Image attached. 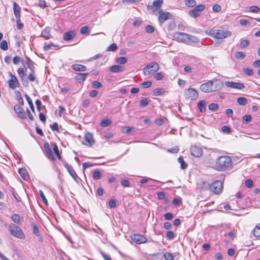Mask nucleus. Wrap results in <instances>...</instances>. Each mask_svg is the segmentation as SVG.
<instances>
[{
    "instance_id": "nucleus-1",
    "label": "nucleus",
    "mask_w": 260,
    "mask_h": 260,
    "mask_svg": "<svg viewBox=\"0 0 260 260\" xmlns=\"http://www.w3.org/2000/svg\"><path fill=\"white\" fill-rule=\"evenodd\" d=\"M231 158L228 156H220L216 161L213 168L218 171H225L232 166Z\"/></svg>"
},
{
    "instance_id": "nucleus-2",
    "label": "nucleus",
    "mask_w": 260,
    "mask_h": 260,
    "mask_svg": "<svg viewBox=\"0 0 260 260\" xmlns=\"http://www.w3.org/2000/svg\"><path fill=\"white\" fill-rule=\"evenodd\" d=\"M206 35L217 39H222L230 37L232 36V32L230 30L217 29L211 28L205 30Z\"/></svg>"
},
{
    "instance_id": "nucleus-3",
    "label": "nucleus",
    "mask_w": 260,
    "mask_h": 260,
    "mask_svg": "<svg viewBox=\"0 0 260 260\" xmlns=\"http://www.w3.org/2000/svg\"><path fill=\"white\" fill-rule=\"evenodd\" d=\"M159 69L158 63L156 62H151L147 64L143 69V74L144 75H150L154 74Z\"/></svg>"
},
{
    "instance_id": "nucleus-4",
    "label": "nucleus",
    "mask_w": 260,
    "mask_h": 260,
    "mask_svg": "<svg viewBox=\"0 0 260 260\" xmlns=\"http://www.w3.org/2000/svg\"><path fill=\"white\" fill-rule=\"evenodd\" d=\"M9 231L10 234L14 237L19 239H24L25 238L24 234L22 230L15 224H10Z\"/></svg>"
},
{
    "instance_id": "nucleus-5",
    "label": "nucleus",
    "mask_w": 260,
    "mask_h": 260,
    "mask_svg": "<svg viewBox=\"0 0 260 260\" xmlns=\"http://www.w3.org/2000/svg\"><path fill=\"white\" fill-rule=\"evenodd\" d=\"M222 184L220 181L216 180L209 185V189L212 192L218 194L222 190Z\"/></svg>"
},
{
    "instance_id": "nucleus-6",
    "label": "nucleus",
    "mask_w": 260,
    "mask_h": 260,
    "mask_svg": "<svg viewBox=\"0 0 260 260\" xmlns=\"http://www.w3.org/2000/svg\"><path fill=\"white\" fill-rule=\"evenodd\" d=\"M205 9V5H199L196 6L194 9L190 10L188 12V14L193 18H197L201 15V12L204 11Z\"/></svg>"
},
{
    "instance_id": "nucleus-7",
    "label": "nucleus",
    "mask_w": 260,
    "mask_h": 260,
    "mask_svg": "<svg viewBox=\"0 0 260 260\" xmlns=\"http://www.w3.org/2000/svg\"><path fill=\"white\" fill-rule=\"evenodd\" d=\"M184 95L186 99H190L191 100H196L198 98V92L193 88H189L184 90Z\"/></svg>"
},
{
    "instance_id": "nucleus-8",
    "label": "nucleus",
    "mask_w": 260,
    "mask_h": 260,
    "mask_svg": "<svg viewBox=\"0 0 260 260\" xmlns=\"http://www.w3.org/2000/svg\"><path fill=\"white\" fill-rule=\"evenodd\" d=\"M131 237L134 242L138 244L145 243L147 242V239L142 235L134 234Z\"/></svg>"
},
{
    "instance_id": "nucleus-9",
    "label": "nucleus",
    "mask_w": 260,
    "mask_h": 260,
    "mask_svg": "<svg viewBox=\"0 0 260 260\" xmlns=\"http://www.w3.org/2000/svg\"><path fill=\"white\" fill-rule=\"evenodd\" d=\"M9 75L10 79L8 81L9 87L12 89H15L16 87L19 86L20 84L15 75L11 73H9Z\"/></svg>"
},
{
    "instance_id": "nucleus-10",
    "label": "nucleus",
    "mask_w": 260,
    "mask_h": 260,
    "mask_svg": "<svg viewBox=\"0 0 260 260\" xmlns=\"http://www.w3.org/2000/svg\"><path fill=\"white\" fill-rule=\"evenodd\" d=\"M211 81V85L213 92L220 90L223 86V83L219 79L214 78Z\"/></svg>"
},
{
    "instance_id": "nucleus-11",
    "label": "nucleus",
    "mask_w": 260,
    "mask_h": 260,
    "mask_svg": "<svg viewBox=\"0 0 260 260\" xmlns=\"http://www.w3.org/2000/svg\"><path fill=\"white\" fill-rule=\"evenodd\" d=\"M173 37L174 39L176 40L179 42H186L187 34L181 32H175L173 33Z\"/></svg>"
},
{
    "instance_id": "nucleus-12",
    "label": "nucleus",
    "mask_w": 260,
    "mask_h": 260,
    "mask_svg": "<svg viewBox=\"0 0 260 260\" xmlns=\"http://www.w3.org/2000/svg\"><path fill=\"white\" fill-rule=\"evenodd\" d=\"M224 84L226 87L237 89H242L245 87L244 84L234 81H227L224 82Z\"/></svg>"
},
{
    "instance_id": "nucleus-13",
    "label": "nucleus",
    "mask_w": 260,
    "mask_h": 260,
    "mask_svg": "<svg viewBox=\"0 0 260 260\" xmlns=\"http://www.w3.org/2000/svg\"><path fill=\"white\" fill-rule=\"evenodd\" d=\"M44 147L45 149L44 153L46 157H47L50 160H53L54 159V157L49 144L48 142L45 143Z\"/></svg>"
},
{
    "instance_id": "nucleus-14",
    "label": "nucleus",
    "mask_w": 260,
    "mask_h": 260,
    "mask_svg": "<svg viewBox=\"0 0 260 260\" xmlns=\"http://www.w3.org/2000/svg\"><path fill=\"white\" fill-rule=\"evenodd\" d=\"M190 150L191 154L197 157L201 156L203 153L202 149L196 145L191 146Z\"/></svg>"
},
{
    "instance_id": "nucleus-15",
    "label": "nucleus",
    "mask_w": 260,
    "mask_h": 260,
    "mask_svg": "<svg viewBox=\"0 0 260 260\" xmlns=\"http://www.w3.org/2000/svg\"><path fill=\"white\" fill-rule=\"evenodd\" d=\"M211 84V81L209 80L206 83L202 84L200 85V89L202 92L205 93L212 92L213 91Z\"/></svg>"
},
{
    "instance_id": "nucleus-16",
    "label": "nucleus",
    "mask_w": 260,
    "mask_h": 260,
    "mask_svg": "<svg viewBox=\"0 0 260 260\" xmlns=\"http://www.w3.org/2000/svg\"><path fill=\"white\" fill-rule=\"evenodd\" d=\"M84 140L83 144L88 147H91L92 144L94 143V141L93 138V136L91 134L87 133H86L84 137Z\"/></svg>"
},
{
    "instance_id": "nucleus-17",
    "label": "nucleus",
    "mask_w": 260,
    "mask_h": 260,
    "mask_svg": "<svg viewBox=\"0 0 260 260\" xmlns=\"http://www.w3.org/2000/svg\"><path fill=\"white\" fill-rule=\"evenodd\" d=\"M64 166V167L67 169L68 172L69 173L70 175L73 177L74 180L76 182H78V180L79 179V178L77 176L76 173L74 170L72 166L68 164H66Z\"/></svg>"
},
{
    "instance_id": "nucleus-18",
    "label": "nucleus",
    "mask_w": 260,
    "mask_h": 260,
    "mask_svg": "<svg viewBox=\"0 0 260 260\" xmlns=\"http://www.w3.org/2000/svg\"><path fill=\"white\" fill-rule=\"evenodd\" d=\"M153 257L155 258H162L164 257L165 260H173L174 258L173 255L169 252H166L164 254L161 253L154 254Z\"/></svg>"
},
{
    "instance_id": "nucleus-19",
    "label": "nucleus",
    "mask_w": 260,
    "mask_h": 260,
    "mask_svg": "<svg viewBox=\"0 0 260 260\" xmlns=\"http://www.w3.org/2000/svg\"><path fill=\"white\" fill-rule=\"evenodd\" d=\"M14 111L17 113L18 117L20 118L25 119L26 116L24 113L23 109L18 105H15L14 106Z\"/></svg>"
},
{
    "instance_id": "nucleus-20",
    "label": "nucleus",
    "mask_w": 260,
    "mask_h": 260,
    "mask_svg": "<svg viewBox=\"0 0 260 260\" xmlns=\"http://www.w3.org/2000/svg\"><path fill=\"white\" fill-rule=\"evenodd\" d=\"M159 17L158 20L160 23H163L169 18L170 13L168 12H162V10L158 11Z\"/></svg>"
},
{
    "instance_id": "nucleus-21",
    "label": "nucleus",
    "mask_w": 260,
    "mask_h": 260,
    "mask_svg": "<svg viewBox=\"0 0 260 260\" xmlns=\"http://www.w3.org/2000/svg\"><path fill=\"white\" fill-rule=\"evenodd\" d=\"M75 36V32L74 30H70L64 33L63 38L64 40L68 41L74 39Z\"/></svg>"
},
{
    "instance_id": "nucleus-22",
    "label": "nucleus",
    "mask_w": 260,
    "mask_h": 260,
    "mask_svg": "<svg viewBox=\"0 0 260 260\" xmlns=\"http://www.w3.org/2000/svg\"><path fill=\"white\" fill-rule=\"evenodd\" d=\"M109 70L111 72L116 73L123 72L124 70V67L122 66L115 65L110 67Z\"/></svg>"
},
{
    "instance_id": "nucleus-23",
    "label": "nucleus",
    "mask_w": 260,
    "mask_h": 260,
    "mask_svg": "<svg viewBox=\"0 0 260 260\" xmlns=\"http://www.w3.org/2000/svg\"><path fill=\"white\" fill-rule=\"evenodd\" d=\"M17 73L20 78H21V81L23 85L27 86L28 85V82L26 79L24 78V76L25 75L24 69L23 68H19L17 70Z\"/></svg>"
},
{
    "instance_id": "nucleus-24",
    "label": "nucleus",
    "mask_w": 260,
    "mask_h": 260,
    "mask_svg": "<svg viewBox=\"0 0 260 260\" xmlns=\"http://www.w3.org/2000/svg\"><path fill=\"white\" fill-rule=\"evenodd\" d=\"M163 3V0L154 1L152 4L153 12H155L160 10V7Z\"/></svg>"
},
{
    "instance_id": "nucleus-25",
    "label": "nucleus",
    "mask_w": 260,
    "mask_h": 260,
    "mask_svg": "<svg viewBox=\"0 0 260 260\" xmlns=\"http://www.w3.org/2000/svg\"><path fill=\"white\" fill-rule=\"evenodd\" d=\"M13 9L16 18H18V17H20L21 8L16 2L13 3Z\"/></svg>"
},
{
    "instance_id": "nucleus-26",
    "label": "nucleus",
    "mask_w": 260,
    "mask_h": 260,
    "mask_svg": "<svg viewBox=\"0 0 260 260\" xmlns=\"http://www.w3.org/2000/svg\"><path fill=\"white\" fill-rule=\"evenodd\" d=\"M72 68L74 71H78V72H84V71H86V69H87L86 66L82 65V64H73L72 66Z\"/></svg>"
},
{
    "instance_id": "nucleus-27",
    "label": "nucleus",
    "mask_w": 260,
    "mask_h": 260,
    "mask_svg": "<svg viewBox=\"0 0 260 260\" xmlns=\"http://www.w3.org/2000/svg\"><path fill=\"white\" fill-rule=\"evenodd\" d=\"M88 73H80L76 76V79L79 83L83 82L86 78Z\"/></svg>"
},
{
    "instance_id": "nucleus-28",
    "label": "nucleus",
    "mask_w": 260,
    "mask_h": 260,
    "mask_svg": "<svg viewBox=\"0 0 260 260\" xmlns=\"http://www.w3.org/2000/svg\"><path fill=\"white\" fill-rule=\"evenodd\" d=\"M206 101L201 100L198 103V107L201 112H204L206 111Z\"/></svg>"
},
{
    "instance_id": "nucleus-29",
    "label": "nucleus",
    "mask_w": 260,
    "mask_h": 260,
    "mask_svg": "<svg viewBox=\"0 0 260 260\" xmlns=\"http://www.w3.org/2000/svg\"><path fill=\"white\" fill-rule=\"evenodd\" d=\"M19 173L20 174L21 177L24 180H27L28 178V174L27 171L24 168H20L19 170Z\"/></svg>"
},
{
    "instance_id": "nucleus-30",
    "label": "nucleus",
    "mask_w": 260,
    "mask_h": 260,
    "mask_svg": "<svg viewBox=\"0 0 260 260\" xmlns=\"http://www.w3.org/2000/svg\"><path fill=\"white\" fill-rule=\"evenodd\" d=\"M27 67L31 71H34L35 63L29 58L26 57V61H25Z\"/></svg>"
},
{
    "instance_id": "nucleus-31",
    "label": "nucleus",
    "mask_w": 260,
    "mask_h": 260,
    "mask_svg": "<svg viewBox=\"0 0 260 260\" xmlns=\"http://www.w3.org/2000/svg\"><path fill=\"white\" fill-rule=\"evenodd\" d=\"M11 219L13 222L16 223V224H19L20 223V217L18 214H13L11 215Z\"/></svg>"
},
{
    "instance_id": "nucleus-32",
    "label": "nucleus",
    "mask_w": 260,
    "mask_h": 260,
    "mask_svg": "<svg viewBox=\"0 0 260 260\" xmlns=\"http://www.w3.org/2000/svg\"><path fill=\"white\" fill-rule=\"evenodd\" d=\"M187 37H186L187 41H189L192 43H194L200 42V39L195 36H193L192 35H189L187 34Z\"/></svg>"
},
{
    "instance_id": "nucleus-33",
    "label": "nucleus",
    "mask_w": 260,
    "mask_h": 260,
    "mask_svg": "<svg viewBox=\"0 0 260 260\" xmlns=\"http://www.w3.org/2000/svg\"><path fill=\"white\" fill-rule=\"evenodd\" d=\"M41 36L45 38L46 39H48L50 38V29L46 28L44 29L41 34Z\"/></svg>"
},
{
    "instance_id": "nucleus-34",
    "label": "nucleus",
    "mask_w": 260,
    "mask_h": 260,
    "mask_svg": "<svg viewBox=\"0 0 260 260\" xmlns=\"http://www.w3.org/2000/svg\"><path fill=\"white\" fill-rule=\"evenodd\" d=\"M245 57L246 54L243 52L238 51L235 54V57L238 59H243Z\"/></svg>"
},
{
    "instance_id": "nucleus-35",
    "label": "nucleus",
    "mask_w": 260,
    "mask_h": 260,
    "mask_svg": "<svg viewBox=\"0 0 260 260\" xmlns=\"http://www.w3.org/2000/svg\"><path fill=\"white\" fill-rule=\"evenodd\" d=\"M250 44V42L248 40H241L239 44V47L241 49H243L248 46Z\"/></svg>"
},
{
    "instance_id": "nucleus-36",
    "label": "nucleus",
    "mask_w": 260,
    "mask_h": 260,
    "mask_svg": "<svg viewBox=\"0 0 260 260\" xmlns=\"http://www.w3.org/2000/svg\"><path fill=\"white\" fill-rule=\"evenodd\" d=\"M25 98L26 100V101L28 102V104L31 109V110L34 112H35V109L34 106L32 103V102L31 101V98L29 97V96L26 94H25Z\"/></svg>"
},
{
    "instance_id": "nucleus-37",
    "label": "nucleus",
    "mask_w": 260,
    "mask_h": 260,
    "mask_svg": "<svg viewBox=\"0 0 260 260\" xmlns=\"http://www.w3.org/2000/svg\"><path fill=\"white\" fill-rule=\"evenodd\" d=\"M102 177V174L100 172V171L96 169L93 172V178L95 180H99L101 179Z\"/></svg>"
},
{
    "instance_id": "nucleus-38",
    "label": "nucleus",
    "mask_w": 260,
    "mask_h": 260,
    "mask_svg": "<svg viewBox=\"0 0 260 260\" xmlns=\"http://www.w3.org/2000/svg\"><path fill=\"white\" fill-rule=\"evenodd\" d=\"M178 161L181 165V168L183 170L185 169L187 167V164L184 161L182 157L178 158Z\"/></svg>"
},
{
    "instance_id": "nucleus-39",
    "label": "nucleus",
    "mask_w": 260,
    "mask_h": 260,
    "mask_svg": "<svg viewBox=\"0 0 260 260\" xmlns=\"http://www.w3.org/2000/svg\"><path fill=\"white\" fill-rule=\"evenodd\" d=\"M253 234L256 237H260V223L257 224L254 229Z\"/></svg>"
},
{
    "instance_id": "nucleus-40",
    "label": "nucleus",
    "mask_w": 260,
    "mask_h": 260,
    "mask_svg": "<svg viewBox=\"0 0 260 260\" xmlns=\"http://www.w3.org/2000/svg\"><path fill=\"white\" fill-rule=\"evenodd\" d=\"M53 151L54 152V153L58 158V159L61 160V156L59 153V150L58 146L56 143L54 144V147H53Z\"/></svg>"
},
{
    "instance_id": "nucleus-41",
    "label": "nucleus",
    "mask_w": 260,
    "mask_h": 260,
    "mask_svg": "<svg viewBox=\"0 0 260 260\" xmlns=\"http://www.w3.org/2000/svg\"><path fill=\"white\" fill-rule=\"evenodd\" d=\"M111 121L108 119H104L101 122V126L102 127H107L110 125Z\"/></svg>"
},
{
    "instance_id": "nucleus-42",
    "label": "nucleus",
    "mask_w": 260,
    "mask_h": 260,
    "mask_svg": "<svg viewBox=\"0 0 260 260\" xmlns=\"http://www.w3.org/2000/svg\"><path fill=\"white\" fill-rule=\"evenodd\" d=\"M116 61L118 63L123 64L127 62V59L125 57H120L116 58Z\"/></svg>"
},
{
    "instance_id": "nucleus-43",
    "label": "nucleus",
    "mask_w": 260,
    "mask_h": 260,
    "mask_svg": "<svg viewBox=\"0 0 260 260\" xmlns=\"http://www.w3.org/2000/svg\"><path fill=\"white\" fill-rule=\"evenodd\" d=\"M237 103L240 105H245L247 103V100L244 97H240L237 99Z\"/></svg>"
},
{
    "instance_id": "nucleus-44",
    "label": "nucleus",
    "mask_w": 260,
    "mask_h": 260,
    "mask_svg": "<svg viewBox=\"0 0 260 260\" xmlns=\"http://www.w3.org/2000/svg\"><path fill=\"white\" fill-rule=\"evenodd\" d=\"M16 94L19 104L20 105L23 106L24 105V101L21 95L20 92L18 91L16 92Z\"/></svg>"
},
{
    "instance_id": "nucleus-45",
    "label": "nucleus",
    "mask_w": 260,
    "mask_h": 260,
    "mask_svg": "<svg viewBox=\"0 0 260 260\" xmlns=\"http://www.w3.org/2000/svg\"><path fill=\"white\" fill-rule=\"evenodd\" d=\"M1 48L4 50H7L8 49V43L6 40H3L0 44Z\"/></svg>"
},
{
    "instance_id": "nucleus-46",
    "label": "nucleus",
    "mask_w": 260,
    "mask_h": 260,
    "mask_svg": "<svg viewBox=\"0 0 260 260\" xmlns=\"http://www.w3.org/2000/svg\"><path fill=\"white\" fill-rule=\"evenodd\" d=\"M149 100L147 98H144L140 101L139 106L141 107L146 106L149 104Z\"/></svg>"
},
{
    "instance_id": "nucleus-47",
    "label": "nucleus",
    "mask_w": 260,
    "mask_h": 260,
    "mask_svg": "<svg viewBox=\"0 0 260 260\" xmlns=\"http://www.w3.org/2000/svg\"><path fill=\"white\" fill-rule=\"evenodd\" d=\"M185 5L189 7H193L196 6V2L195 0H186Z\"/></svg>"
},
{
    "instance_id": "nucleus-48",
    "label": "nucleus",
    "mask_w": 260,
    "mask_h": 260,
    "mask_svg": "<svg viewBox=\"0 0 260 260\" xmlns=\"http://www.w3.org/2000/svg\"><path fill=\"white\" fill-rule=\"evenodd\" d=\"M252 117L250 115H245L243 117V123L246 124L251 121Z\"/></svg>"
},
{
    "instance_id": "nucleus-49",
    "label": "nucleus",
    "mask_w": 260,
    "mask_h": 260,
    "mask_svg": "<svg viewBox=\"0 0 260 260\" xmlns=\"http://www.w3.org/2000/svg\"><path fill=\"white\" fill-rule=\"evenodd\" d=\"M208 108L209 110L215 111L218 109L219 106L216 103H211L209 105Z\"/></svg>"
},
{
    "instance_id": "nucleus-50",
    "label": "nucleus",
    "mask_w": 260,
    "mask_h": 260,
    "mask_svg": "<svg viewBox=\"0 0 260 260\" xmlns=\"http://www.w3.org/2000/svg\"><path fill=\"white\" fill-rule=\"evenodd\" d=\"M121 184L124 187H129L131 186L130 182L127 180L125 179H121Z\"/></svg>"
},
{
    "instance_id": "nucleus-51",
    "label": "nucleus",
    "mask_w": 260,
    "mask_h": 260,
    "mask_svg": "<svg viewBox=\"0 0 260 260\" xmlns=\"http://www.w3.org/2000/svg\"><path fill=\"white\" fill-rule=\"evenodd\" d=\"M92 87L93 88L97 89L102 87V84L98 81H94L92 83Z\"/></svg>"
},
{
    "instance_id": "nucleus-52",
    "label": "nucleus",
    "mask_w": 260,
    "mask_h": 260,
    "mask_svg": "<svg viewBox=\"0 0 260 260\" xmlns=\"http://www.w3.org/2000/svg\"><path fill=\"white\" fill-rule=\"evenodd\" d=\"M89 29L88 26H84L81 27L80 29V33L82 35L88 34Z\"/></svg>"
},
{
    "instance_id": "nucleus-53",
    "label": "nucleus",
    "mask_w": 260,
    "mask_h": 260,
    "mask_svg": "<svg viewBox=\"0 0 260 260\" xmlns=\"http://www.w3.org/2000/svg\"><path fill=\"white\" fill-rule=\"evenodd\" d=\"M243 72L244 74L248 76H251L253 74L252 69L250 68H244L243 69Z\"/></svg>"
},
{
    "instance_id": "nucleus-54",
    "label": "nucleus",
    "mask_w": 260,
    "mask_h": 260,
    "mask_svg": "<svg viewBox=\"0 0 260 260\" xmlns=\"http://www.w3.org/2000/svg\"><path fill=\"white\" fill-rule=\"evenodd\" d=\"M259 10V8L256 6H252L249 7V11L252 13H258Z\"/></svg>"
},
{
    "instance_id": "nucleus-55",
    "label": "nucleus",
    "mask_w": 260,
    "mask_h": 260,
    "mask_svg": "<svg viewBox=\"0 0 260 260\" xmlns=\"http://www.w3.org/2000/svg\"><path fill=\"white\" fill-rule=\"evenodd\" d=\"M117 48V45L115 43L111 44L107 48L108 51H115Z\"/></svg>"
},
{
    "instance_id": "nucleus-56",
    "label": "nucleus",
    "mask_w": 260,
    "mask_h": 260,
    "mask_svg": "<svg viewBox=\"0 0 260 260\" xmlns=\"http://www.w3.org/2000/svg\"><path fill=\"white\" fill-rule=\"evenodd\" d=\"M239 23L241 25L246 26L250 24V21L247 19H240Z\"/></svg>"
},
{
    "instance_id": "nucleus-57",
    "label": "nucleus",
    "mask_w": 260,
    "mask_h": 260,
    "mask_svg": "<svg viewBox=\"0 0 260 260\" xmlns=\"http://www.w3.org/2000/svg\"><path fill=\"white\" fill-rule=\"evenodd\" d=\"M39 194L40 196V197H41L42 200H43V203L45 204V205H47V200L46 199L43 192L42 190H39Z\"/></svg>"
},
{
    "instance_id": "nucleus-58",
    "label": "nucleus",
    "mask_w": 260,
    "mask_h": 260,
    "mask_svg": "<svg viewBox=\"0 0 260 260\" xmlns=\"http://www.w3.org/2000/svg\"><path fill=\"white\" fill-rule=\"evenodd\" d=\"M221 131L224 133L229 134L231 132L232 129L228 126H223L221 127Z\"/></svg>"
},
{
    "instance_id": "nucleus-59",
    "label": "nucleus",
    "mask_w": 260,
    "mask_h": 260,
    "mask_svg": "<svg viewBox=\"0 0 260 260\" xmlns=\"http://www.w3.org/2000/svg\"><path fill=\"white\" fill-rule=\"evenodd\" d=\"M163 89L161 88H156L153 91V94L155 96H158L162 94Z\"/></svg>"
},
{
    "instance_id": "nucleus-60",
    "label": "nucleus",
    "mask_w": 260,
    "mask_h": 260,
    "mask_svg": "<svg viewBox=\"0 0 260 260\" xmlns=\"http://www.w3.org/2000/svg\"><path fill=\"white\" fill-rule=\"evenodd\" d=\"M145 30L148 33H152L154 31V28L152 25H147L145 27Z\"/></svg>"
},
{
    "instance_id": "nucleus-61",
    "label": "nucleus",
    "mask_w": 260,
    "mask_h": 260,
    "mask_svg": "<svg viewBox=\"0 0 260 260\" xmlns=\"http://www.w3.org/2000/svg\"><path fill=\"white\" fill-rule=\"evenodd\" d=\"M35 71H31V73L28 75V79L31 82H34L35 80Z\"/></svg>"
},
{
    "instance_id": "nucleus-62",
    "label": "nucleus",
    "mask_w": 260,
    "mask_h": 260,
    "mask_svg": "<svg viewBox=\"0 0 260 260\" xmlns=\"http://www.w3.org/2000/svg\"><path fill=\"white\" fill-rule=\"evenodd\" d=\"M179 148L178 146H174L171 149L168 150V152H171L172 153H176L179 151Z\"/></svg>"
},
{
    "instance_id": "nucleus-63",
    "label": "nucleus",
    "mask_w": 260,
    "mask_h": 260,
    "mask_svg": "<svg viewBox=\"0 0 260 260\" xmlns=\"http://www.w3.org/2000/svg\"><path fill=\"white\" fill-rule=\"evenodd\" d=\"M221 8L220 5L215 4L212 7V10L214 12H218L221 11Z\"/></svg>"
},
{
    "instance_id": "nucleus-64",
    "label": "nucleus",
    "mask_w": 260,
    "mask_h": 260,
    "mask_svg": "<svg viewBox=\"0 0 260 260\" xmlns=\"http://www.w3.org/2000/svg\"><path fill=\"white\" fill-rule=\"evenodd\" d=\"M51 129L53 131L58 132V125L57 122H54L52 124L50 125Z\"/></svg>"
}]
</instances>
